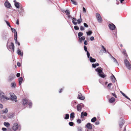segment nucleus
<instances>
[{
    "instance_id": "nucleus-1",
    "label": "nucleus",
    "mask_w": 131,
    "mask_h": 131,
    "mask_svg": "<svg viewBox=\"0 0 131 131\" xmlns=\"http://www.w3.org/2000/svg\"><path fill=\"white\" fill-rule=\"evenodd\" d=\"M22 104L23 106H26L28 104L29 105V108L31 107L32 103V102L26 99H24L22 100Z\"/></svg>"
},
{
    "instance_id": "nucleus-2",
    "label": "nucleus",
    "mask_w": 131,
    "mask_h": 131,
    "mask_svg": "<svg viewBox=\"0 0 131 131\" xmlns=\"http://www.w3.org/2000/svg\"><path fill=\"white\" fill-rule=\"evenodd\" d=\"M102 69H103L100 67L95 69L96 71L97 72L99 76L101 78H104L106 77V75L103 72Z\"/></svg>"
},
{
    "instance_id": "nucleus-3",
    "label": "nucleus",
    "mask_w": 131,
    "mask_h": 131,
    "mask_svg": "<svg viewBox=\"0 0 131 131\" xmlns=\"http://www.w3.org/2000/svg\"><path fill=\"white\" fill-rule=\"evenodd\" d=\"M0 97L1 98V100L2 103L5 102L9 99V98L6 97L4 93L1 91H0Z\"/></svg>"
},
{
    "instance_id": "nucleus-4",
    "label": "nucleus",
    "mask_w": 131,
    "mask_h": 131,
    "mask_svg": "<svg viewBox=\"0 0 131 131\" xmlns=\"http://www.w3.org/2000/svg\"><path fill=\"white\" fill-rule=\"evenodd\" d=\"M7 47L9 51H11L12 49L13 52H14L15 46L13 42L9 43L8 40L7 43Z\"/></svg>"
},
{
    "instance_id": "nucleus-5",
    "label": "nucleus",
    "mask_w": 131,
    "mask_h": 131,
    "mask_svg": "<svg viewBox=\"0 0 131 131\" xmlns=\"http://www.w3.org/2000/svg\"><path fill=\"white\" fill-rule=\"evenodd\" d=\"M12 129L14 131H20L21 129L20 126H19L17 123H15L13 124Z\"/></svg>"
},
{
    "instance_id": "nucleus-6",
    "label": "nucleus",
    "mask_w": 131,
    "mask_h": 131,
    "mask_svg": "<svg viewBox=\"0 0 131 131\" xmlns=\"http://www.w3.org/2000/svg\"><path fill=\"white\" fill-rule=\"evenodd\" d=\"M125 65L127 68L129 70H131V64L127 59H125L124 60Z\"/></svg>"
},
{
    "instance_id": "nucleus-7",
    "label": "nucleus",
    "mask_w": 131,
    "mask_h": 131,
    "mask_svg": "<svg viewBox=\"0 0 131 131\" xmlns=\"http://www.w3.org/2000/svg\"><path fill=\"white\" fill-rule=\"evenodd\" d=\"M84 107V105L83 104L81 103L80 104H78L77 106V111L79 112L81 111L82 107Z\"/></svg>"
},
{
    "instance_id": "nucleus-8",
    "label": "nucleus",
    "mask_w": 131,
    "mask_h": 131,
    "mask_svg": "<svg viewBox=\"0 0 131 131\" xmlns=\"http://www.w3.org/2000/svg\"><path fill=\"white\" fill-rule=\"evenodd\" d=\"M10 99L12 101H14L15 102H17V101L16 100L17 98L16 96L14 94L10 93Z\"/></svg>"
},
{
    "instance_id": "nucleus-9",
    "label": "nucleus",
    "mask_w": 131,
    "mask_h": 131,
    "mask_svg": "<svg viewBox=\"0 0 131 131\" xmlns=\"http://www.w3.org/2000/svg\"><path fill=\"white\" fill-rule=\"evenodd\" d=\"M96 16L98 22L100 23H101L102 22V20L100 15L98 13H96Z\"/></svg>"
},
{
    "instance_id": "nucleus-10",
    "label": "nucleus",
    "mask_w": 131,
    "mask_h": 131,
    "mask_svg": "<svg viewBox=\"0 0 131 131\" xmlns=\"http://www.w3.org/2000/svg\"><path fill=\"white\" fill-rule=\"evenodd\" d=\"M108 26L110 29L112 30H113L116 28L115 26L113 24L111 23L109 24Z\"/></svg>"
},
{
    "instance_id": "nucleus-11",
    "label": "nucleus",
    "mask_w": 131,
    "mask_h": 131,
    "mask_svg": "<svg viewBox=\"0 0 131 131\" xmlns=\"http://www.w3.org/2000/svg\"><path fill=\"white\" fill-rule=\"evenodd\" d=\"M78 98L81 100H83L84 99L85 97L82 95L81 93L79 92Z\"/></svg>"
},
{
    "instance_id": "nucleus-12",
    "label": "nucleus",
    "mask_w": 131,
    "mask_h": 131,
    "mask_svg": "<svg viewBox=\"0 0 131 131\" xmlns=\"http://www.w3.org/2000/svg\"><path fill=\"white\" fill-rule=\"evenodd\" d=\"M71 19L72 20V22L73 24L75 25H77L78 24V22L75 21H77L76 18L74 17H71Z\"/></svg>"
},
{
    "instance_id": "nucleus-13",
    "label": "nucleus",
    "mask_w": 131,
    "mask_h": 131,
    "mask_svg": "<svg viewBox=\"0 0 131 131\" xmlns=\"http://www.w3.org/2000/svg\"><path fill=\"white\" fill-rule=\"evenodd\" d=\"M110 55L111 56V58L112 59H113V61L114 62L116 63L118 66L119 65L118 63L116 60V59L114 57H113L112 55L111 54H110Z\"/></svg>"
},
{
    "instance_id": "nucleus-14",
    "label": "nucleus",
    "mask_w": 131,
    "mask_h": 131,
    "mask_svg": "<svg viewBox=\"0 0 131 131\" xmlns=\"http://www.w3.org/2000/svg\"><path fill=\"white\" fill-rule=\"evenodd\" d=\"M5 6L8 8H10L11 6L10 3L8 2H5L4 3Z\"/></svg>"
},
{
    "instance_id": "nucleus-15",
    "label": "nucleus",
    "mask_w": 131,
    "mask_h": 131,
    "mask_svg": "<svg viewBox=\"0 0 131 131\" xmlns=\"http://www.w3.org/2000/svg\"><path fill=\"white\" fill-rule=\"evenodd\" d=\"M86 127L89 129H92V125L90 123H88L86 126Z\"/></svg>"
},
{
    "instance_id": "nucleus-16",
    "label": "nucleus",
    "mask_w": 131,
    "mask_h": 131,
    "mask_svg": "<svg viewBox=\"0 0 131 131\" xmlns=\"http://www.w3.org/2000/svg\"><path fill=\"white\" fill-rule=\"evenodd\" d=\"M110 78L112 81L113 82H115L116 80L115 78L113 75H112L110 77Z\"/></svg>"
},
{
    "instance_id": "nucleus-17",
    "label": "nucleus",
    "mask_w": 131,
    "mask_h": 131,
    "mask_svg": "<svg viewBox=\"0 0 131 131\" xmlns=\"http://www.w3.org/2000/svg\"><path fill=\"white\" fill-rule=\"evenodd\" d=\"M17 53L19 55H20L21 56H23V52H21L20 50L18 49L17 50Z\"/></svg>"
},
{
    "instance_id": "nucleus-18",
    "label": "nucleus",
    "mask_w": 131,
    "mask_h": 131,
    "mask_svg": "<svg viewBox=\"0 0 131 131\" xmlns=\"http://www.w3.org/2000/svg\"><path fill=\"white\" fill-rule=\"evenodd\" d=\"M115 100V99L114 97H112L109 100V102L110 103H113Z\"/></svg>"
},
{
    "instance_id": "nucleus-19",
    "label": "nucleus",
    "mask_w": 131,
    "mask_h": 131,
    "mask_svg": "<svg viewBox=\"0 0 131 131\" xmlns=\"http://www.w3.org/2000/svg\"><path fill=\"white\" fill-rule=\"evenodd\" d=\"M79 42L80 43H81L83 40H84L85 39V37L84 36L79 37Z\"/></svg>"
},
{
    "instance_id": "nucleus-20",
    "label": "nucleus",
    "mask_w": 131,
    "mask_h": 131,
    "mask_svg": "<svg viewBox=\"0 0 131 131\" xmlns=\"http://www.w3.org/2000/svg\"><path fill=\"white\" fill-rule=\"evenodd\" d=\"M14 40L16 44H18L19 46L20 45V43L19 42H18L17 40V36H14Z\"/></svg>"
},
{
    "instance_id": "nucleus-21",
    "label": "nucleus",
    "mask_w": 131,
    "mask_h": 131,
    "mask_svg": "<svg viewBox=\"0 0 131 131\" xmlns=\"http://www.w3.org/2000/svg\"><path fill=\"white\" fill-rule=\"evenodd\" d=\"M18 11L20 15L21 16H23V13L24 11V9L22 8H21L20 9V10Z\"/></svg>"
},
{
    "instance_id": "nucleus-22",
    "label": "nucleus",
    "mask_w": 131,
    "mask_h": 131,
    "mask_svg": "<svg viewBox=\"0 0 131 131\" xmlns=\"http://www.w3.org/2000/svg\"><path fill=\"white\" fill-rule=\"evenodd\" d=\"M23 80V79L22 77L19 78L18 79L19 83V85H20L22 83Z\"/></svg>"
},
{
    "instance_id": "nucleus-23",
    "label": "nucleus",
    "mask_w": 131,
    "mask_h": 131,
    "mask_svg": "<svg viewBox=\"0 0 131 131\" xmlns=\"http://www.w3.org/2000/svg\"><path fill=\"white\" fill-rule=\"evenodd\" d=\"M80 18L78 19L77 20L78 23L79 24H80L82 22V18H81V14L80 15Z\"/></svg>"
},
{
    "instance_id": "nucleus-24",
    "label": "nucleus",
    "mask_w": 131,
    "mask_h": 131,
    "mask_svg": "<svg viewBox=\"0 0 131 131\" xmlns=\"http://www.w3.org/2000/svg\"><path fill=\"white\" fill-rule=\"evenodd\" d=\"M124 124V122L123 120H122L119 123V126L120 127L122 128Z\"/></svg>"
},
{
    "instance_id": "nucleus-25",
    "label": "nucleus",
    "mask_w": 131,
    "mask_h": 131,
    "mask_svg": "<svg viewBox=\"0 0 131 131\" xmlns=\"http://www.w3.org/2000/svg\"><path fill=\"white\" fill-rule=\"evenodd\" d=\"M89 60L90 62H95L96 61V60L95 59L92 58L91 57H90Z\"/></svg>"
},
{
    "instance_id": "nucleus-26",
    "label": "nucleus",
    "mask_w": 131,
    "mask_h": 131,
    "mask_svg": "<svg viewBox=\"0 0 131 131\" xmlns=\"http://www.w3.org/2000/svg\"><path fill=\"white\" fill-rule=\"evenodd\" d=\"M11 29L13 32H14L15 33L14 36H17V32L16 30L13 28H11Z\"/></svg>"
},
{
    "instance_id": "nucleus-27",
    "label": "nucleus",
    "mask_w": 131,
    "mask_h": 131,
    "mask_svg": "<svg viewBox=\"0 0 131 131\" xmlns=\"http://www.w3.org/2000/svg\"><path fill=\"white\" fill-rule=\"evenodd\" d=\"M4 124L5 126L7 127H9L10 125V124L9 123L6 122H4Z\"/></svg>"
},
{
    "instance_id": "nucleus-28",
    "label": "nucleus",
    "mask_w": 131,
    "mask_h": 131,
    "mask_svg": "<svg viewBox=\"0 0 131 131\" xmlns=\"http://www.w3.org/2000/svg\"><path fill=\"white\" fill-rule=\"evenodd\" d=\"M87 115V113L86 112H85L84 113L83 112H82L81 113V117H82L83 116H86Z\"/></svg>"
},
{
    "instance_id": "nucleus-29",
    "label": "nucleus",
    "mask_w": 131,
    "mask_h": 131,
    "mask_svg": "<svg viewBox=\"0 0 131 131\" xmlns=\"http://www.w3.org/2000/svg\"><path fill=\"white\" fill-rule=\"evenodd\" d=\"M77 101L75 100L72 101L71 103V105L72 106H74V105H75L77 104Z\"/></svg>"
},
{
    "instance_id": "nucleus-30",
    "label": "nucleus",
    "mask_w": 131,
    "mask_h": 131,
    "mask_svg": "<svg viewBox=\"0 0 131 131\" xmlns=\"http://www.w3.org/2000/svg\"><path fill=\"white\" fill-rule=\"evenodd\" d=\"M99 65V64L98 63H96L95 64H92V67L94 68H95L96 66H98Z\"/></svg>"
},
{
    "instance_id": "nucleus-31",
    "label": "nucleus",
    "mask_w": 131,
    "mask_h": 131,
    "mask_svg": "<svg viewBox=\"0 0 131 131\" xmlns=\"http://www.w3.org/2000/svg\"><path fill=\"white\" fill-rule=\"evenodd\" d=\"M74 117V112L72 113L70 115V118L73 119Z\"/></svg>"
},
{
    "instance_id": "nucleus-32",
    "label": "nucleus",
    "mask_w": 131,
    "mask_h": 131,
    "mask_svg": "<svg viewBox=\"0 0 131 131\" xmlns=\"http://www.w3.org/2000/svg\"><path fill=\"white\" fill-rule=\"evenodd\" d=\"M121 93L122 95L123 96H124L125 97H126V99H128L130 100V99L124 93L122 92V91H121Z\"/></svg>"
},
{
    "instance_id": "nucleus-33",
    "label": "nucleus",
    "mask_w": 131,
    "mask_h": 131,
    "mask_svg": "<svg viewBox=\"0 0 131 131\" xmlns=\"http://www.w3.org/2000/svg\"><path fill=\"white\" fill-rule=\"evenodd\" d=\"M15 5L17 8H19V5L18 2H15Z\"/></svg>"
},
{
    "instance_id": "nucleus-34",
    "label": "nucleus",
    "mask_w": 131,
    "mask_h": 131,
    "mask_svg": "<svg viewBox=\"0 0 131 131\" xmlns=\"http://www.w3.org/2000/svg\"><path fill=\"white\" fill-rule=\"evenodd\" d=\"M16 86V84L14 82H13L11 84V87L12 88H15Z\"/></svg>"
},
{
    "instance_id": "nucleus-35",
    "label": "nucleus",
    "mask_w": 131,
    "mask_h": 131,
    "mask_svg": "<svg viewBox=\"0 0 131 131\" xmlns=\"http://www.w3.org/2000/svg\"><path fill=\"white\" fill-rule=\"evenodd\" d=\"M2 112H1V113L2 114H3L4 113H7L8 112V110L7 108H6L3 111H2Z\"/></svg>"
},
{
    "instance_id": "nucleus-36",
    "label": "nucleus",
    "mask_w": 131,
    "mask_h": 131,
    "mask_svg": "<svg viewBox=\"0 0 131 131\" xmlns=\"http://www.w3.org/2000/svg\"><path fill=\"white\" fill-rule=\"evenodd\" d=\"M86 33L88 36H90L92 34V32L91 31H89L87 32Z\"/></svg>"
},
{
    "instance_id": "nucleus-37",
    "label": "nucleus",
    "mask_w": 131,
    "mask_h": 131,
    "mask_svg": "<svg viewBox=\"0 0 131 131\" xmlns=\"http://www.w3.org/2000/svg\"><path fill=\"white\" fill-rule=\"evenodd\" d=\"M69 115L68 114H66L65 117H64V118L65 119H67L69 118Z\"/></svg>"
},
{
    "instance_id": "nucleus-38",
    "label": "nucleus",
    "mask_w": 131,
    "mask_h": 131,
    "mask_svg": "<svg viewBox=\"0 0 131 131\" xmlns=\"http://www.w3.org/2000/svg\"><path fill=\"white\" fill-rule=\"evenodd\" d=\"M122 53L123 54H124L126 56H127V54L126 52V51L125 49H124L123 50V51H122Z\"/></svg>"
},
{
    "instance_id": "nucleus-39",
    "label": "nucleus",
    "mask_w": 131,
    "mask_h": 131,
    "mask_svg": "<svg viewBox=\"0 0 131 131\" xmlns=\"http://www.w3.org/2000/svg\"><path fill=\"white\" fill-rule=\"evenodd\" d=\"M96 118L95 117H94L92 119L91 121L92 122H94L96 121Z\"/></svg>"
},
{
    "instance_id": "nucleus-40",
    "label": "nucleus",
    "mask_w": 131,
    "mask_h": 131,
    "mask_svg": "<svg viewBox=\"0 0 131 131\" xmlns=\"http://www.w3.org/2000/svg\"><path fill=\"white\" fill-rule=\"evenodd\" d=\"M83 35V33L81 32H79L78 34V36L79 38L81 37Z\"/></svg>"
},
{
    "instance_id": "nucleus-41",
    "label": "nucleus",
    "mask_w": 131,
    "mask_h": 131,
    "mask_svg": "<svg viewBox=\"0 0 131 131\" xmlns=\"http://www.w3.org/2000/svg\"><path fill=\"white\" fill-rule=\"evenodd\" d=\"M65 12L66 13V14L67 15H68L70 14V12L68 10H66L65 11Z\"/></svg>"
},
{
    "instance_id": "nucleus-42",
    "label": "nucleus",
    "mask_w": 131,
    "mask_h": 131,
    "mask_svg": "<svg viewBox=\"0 0 131 131\" xmlns=\"http://www.w3.org/2000/svg\"><path fill=\"white\" fill-rule=\"evenodd\" d=\"M77 129L78 131H82V128L81 127H78Z\"/></svg>"
},
{
    "instance_id": "nucleus-43",
    "label": "nucleus",
    "mask_w": 131,
    "mask_h": 131,
    "mask_svg": "<svg viewBox=\"0 0 131 131\" xmlns=\"http://www.w3.org/2000/svg\"><path fill=\"white\" fill-rule=\"evenodd\" d=\"M74 28L76 30H78L79 29V27L77 26H75L74 27Z\"/></svg>"
},
{
    "instance_id": "nucleus-44",
    "label": "nucleus",
    "mask_w": 131,
    "mask_h": 131,
    "mask_svg": "<svg viewBox=\"0 0 131 131\" xmlns=\"http://www.w3.org/2000/svg\"><path fill=\"white\" fill-rule=\"evenodd\" d=\"M80 29L81 31H83L85 29V28L84 27L81 26H80Z\"/></svg>"
},
{
    "instance_id": "nucleus-45",
    "label": "nucleus",
    "mask_w": 131,
    "mask_h": 131,
    "mask_svg": "<svg viewBox=\"0 0 131 131\" xmlns=\"http://www.w3.org/2000/svg\"><path fill=\"white\" fill-rule=\"evenodd\" d=\"M71 1L74 5H77V2H76L75 1H74L73 0H71Z\"/></svg>"
},
{
    "instance_id": "nucleus-46",
    "label": "nucleus",
    "mask_w": 131,
    "mask_h": 131,
    "mask_svg": "<svg viewBox=\"0 0 131 131\" xmlns=\"http://www.w3.org/2000/svg\"><path fill=\"white\" fill-rule=\"evenodd\" d=\"M112 85V83H109L108 84L107 86L110 89L111 88Z\"/></svg>"
},
{
    "instance_id": "nucleus-47",
    "label": "nucleus",
    "mask_w": 131,
    "mask_h": 131,
    "mask_svg": "<svg viewBox=\"0 0 131 131\" xmlns=\"http://www.w3.org/2000/svg\"><path fill=\"white\" fill-rule=\"evenodd\" d=\"M73 124H74L72 122H70L69 123V125L71 126H73Z\"/></svg>"
},
{
    "instance_id": "nucleus-48",
    "label": "nucleus",
    "mask_w": 131,
    "mask_h": 131,
    "mask_svg": "<svg viewBox=\"0 0 131 131\" xmlns=\"http://www.w3.org/2000/svg\"><path fill=\"white\" fill-rule=\"evenodd\" d=\"M81 120L79 119H78L77 121V122L78 124L80 123H81Z\"/></svg>"
},
{
    "instance_id": "nucleus-49",
    "label": "nucleus",
    "mask_w": 131,
    "mask_h": 131,
    "mask_svg": "<svg viewBox=\"0 0 131 131\" xmlns=\"http://www.w3.org/2000/svg\"><path fill=\"white\" fill-rule=\"evenodd\" d=\"M84 50L86 52L87 51H87V47H86L85 46H84Z\"/></svg>"
},
{
    "instance_id": "nucleus-50",
    "label": "nucleus",
    "mask_w": 131,
    "mask_h": 131,
    "mask_svg": "<svg viewBox=\"0 0 131 131\" xmlns=\"http://www.w3.org/2000/svg\"><path fill=\"white\" fill-rule=\"evenodd\" d=\"M84 26L85 27L88 28V25L85 23H84Z\"/></svg>"
},
{
    "instance_id": "nucleus-51",
    "label": "nucleus",
    "mask_w": 131,
    "mask_h": 131,
    "mask_svg": "<svg viewBox=\"0 0 131 131\" xmlns=\"http://www.w3.org/2000/svg\"><path fill=\"white\" fill-rule=\"evenodd\" d=\"M87 52V56L89 58L90 56V54L88 51L86 52Z\"/></svg>"
},
{
    "instance_id": "nucleus-52",
    "label": "nucleus",
    "mask_w": 131,
    "mask_h": 131,
    "mask_svg": "<svg viewBox=\"0 0 131 131\" xmlns=\"http://www.w3.org/2000/svg\"><path fill=\"white\" fill-rule=\"evenodd\" d=\"M112 95L114 96L115 98H117V96L115 94V93H112Z\"/></svg>"
},
{
    "instance_id": "nucleus-53",
    "label": "nucleus",
    "mask_w": 131,
    "mask_h": 131,
    "mask_svg": "<svg viewBox=\"0 0 131 131\" xmlns=\"http://www.w3.org/2000/svg\"><path fill=\"white\" fill-rule=\"evenodd\" d=\"M7 36L5 35H4L3 36V39H6Z\"/></svg>"
},
{
    "instance_id": "nucleus-54",
    "label": "nucleus",
    "mask_w": 131,
    "mask_h": 131,
    "mask_svg": "<svg viewBox=\"0 0 131 131\" xmlns=\"http://www.w3.org/2000/svg\"><path fill=\"white\" fill-rule=\"evenodd\" d=\"M5 21L7 25L9 27H10V26L9 25V22L7 21Z\"/></svg>"
},
{
    "instance_id": "nucleus-55",
    "label": "nucleus",
    "mask_w": 131,
    "mask_h": 131,
    "mask_svg": "<svg viewBox=\"0 0 131 131\" xmlns=\"http://www.w3.org/2000/svg\"><path fill=\"white\" fill-rule=\"evenodd\" d=\"M90 40L91 41H93L94 40V38L93 37H91L90 38Z\"/></svg>"
},
{
    "instance_id": "nucleus-56",
    "label": "nucleus",
    "mask_w": 131,
    "mask_h": 131,
    "mask_svg": "<svg viewBox=\"0 0 131 131\" xmlns=\"http://www.w3.org/2000/svg\"><path fill=\"white\" fill-rule=\"evenodd\" d=\"M2 130L4 131H6L7 130V129L6 128H2Z\"/></svg>"
},
{
    "instance_id": "nucleus-57",
    "label": "nucleus",
    "mask_w": 131,
    "mask_h": 131,
    "mask_svg": "<svg viewBox=\"0 0 131 131\" xmlns=\"http://www.w3.org/2000/svg\"><path fill=\"white\" fill-rule=\"evenodd\" d=\"M83 12L84 13H85L86 12V10L85 8L84 7H83Z\"/></svg>"
},
{
    "instance_id": "nucleus-58",
    "label": "nucleus",
    "mask_w": 131,
    "mask_h": 131,
    "mask_svg": "<svg viewBox=\"0 0 131 131\" xmlns=\"http://www.w3.org/2000/svg\"><path fill=\"white\" fill-rule=\"evenodd\" d=\"M20 75V74L19 73H18L17 74L16 76L17 77H19Z\"/></svg>"
},
{
    "instance_id": "nucleus-59",
    "label": "nucleus",
    "mask_w": 131,
    "mask_h": 131,
    "mask_svg": "<svg viewBox=\"0 0 131 131\" xmlns=\"http://www.w3.org/2000/svg\"><path fill=\"white\" fill-rule=\"evenodd\" d=\"M19 19H17V21H16V24H17V25H19Z\"/></svg>"
},
{
    "instance_id": "nucleus-60",
    "label": "nucleus",
    "mask_w": 131,
    "mask_h": 131,
    "mask_svg": "<svg viewBox=\"0 0 131 131\" xmlns=\"http://www.w3.org/2000/svg\"><path fill=\"white\" fill-rule=\"evenodd\" d=\"M68 16V17L69 18H71V17H71V16L70 15V14L68 15H67Z\"/></svg>"
},
{
    "instance_id": "nucleus-61",
    "label": "nucleus",
    "mask_w": 131,
    "mask_h": 131,
    "mask_svg": "<svg viewBox=\"0 0 131 131\" xmlns=\"http://www.w3.org/2000/svg\"><path fill=\"white\" fill-rule=\"evenodd\" d=\"M84 44L85 45H87L88 44L86 40L84 42Z\"/></svg>"
},
{
    "instance_id": "nucleus-62",
    "label": "nucleus",
    "mask_w": 131,
    "mask_h": 131,
    "mask_svg": "<svg viewBox=\"0 0 131 131\" xmlns=\"http://www.w3.org/2000/svg\"><path fill=\"white\" fill-rule=\"evenodd\" d=\"M95 124L96 125H98L99 124V121L96 122H95Z\"/></svg>"
},
{
    "instance_id": "nucleus-63",
    "label": "nucleus",
    "mask_w": 131,
    "mask_h": 131,
    "mask_svg": "<svg viewBox=\"0 0 131 131\" xmlns=\"http://www.w3.org/2000/svg\"><path fill=\"white\" fill-rule=\"evenodd\" d=\"M3 105L2 104H0V108H3Z\"/></svg>"
},
{
    "instance_id": "nucleus-64",
    "label": "nucleus",
    "mask_w": 131,
    "mask_h": 131,
    "mask_svg": "<svg viewBox=\"0 0 131 131\" xmlns=\"http://www.w3.org/2000/svg\"><path fill=\"white\" fill-rule=\"evenodd\" d=\"M17 65L18 67H20V63L18 62L17 63Z\"/></svg>"
}]
</instances>
